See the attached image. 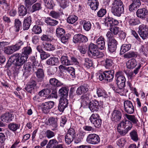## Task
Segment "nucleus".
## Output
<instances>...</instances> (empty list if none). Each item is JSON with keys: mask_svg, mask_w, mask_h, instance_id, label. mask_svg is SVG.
<instances>
[{"mask_svg": "<svg viewBox=\"0 0 148 148\" xmlns=\"http://www.w3.org/2000/svg\"><path fill=\"white\" fill-rule=\"evenodd\" d=\"M34 73L39 80L42 81L44 78L45 74L44 70L42 69L38 68Z\"/></svg>", "mask_w": 148, "mask_h": 148, "instance_id": "393cba45", "label": "nucleus"}, {"mask_svg": "<svg viewBox=\"0 0 148 148\" xmlns=\"http://www.w3.org/2000/svg\"><path fill=\"white\" fill-rule=\"evenodd\" d=\"M74 138H75L73 137L72 136L66 134L65 138V142L68 144H69L73 141Z\"/></svg>", "mask_w": 148, "mask_h": 148, "instance_id": "338daca9", "label": "nucleus"}, {"mask_svg": "<svg viewBox=\"0 0 148 148\" xmlns=\"http://www.w3.org/2000/svg\"><path fill=\"white\" fill-rule=\"evenodd\" d=\"M99 104V102L95 100L92 101L90 102L89 104V108L92 112L98 111Z\"/></svg>", "mask_w": 148, "mask_h": 148, "instance_id": "4468645a", "label": "nucleus"}, {"mask_svg": "<svg viewBox=\"0 0 148 148\" xmlns=\"http://www.w3.org/2000/svg\"><path fill=\"white\" fill-rule=\"evenodd\" d=\"M58 143V142L55 139H53L50 140L46 146L47 148H52L53 146L56 145Z\"/></svg>", "mask_w": 148, "mask_h": 148, "instance_id": "6e6d98bb", "label": "nucleus"}, {"mask_svg": "<svg viewBox=\"0 0 148 148\" xmlns=\"http://www.w3.org/2000/svg\"><path fill=\"white\" fill-rule=\"evenodd\" d=\"M59 68L60 70H64L68 72L72 76L73 75L75 74V70L72 67H66L62 65H61L59 66Z\"/></svg>", "mask_w": 148, "mask_h": 148, "instance_id": "b1692460", "label": "nucleus"}, {"mask_svg": "<svg viewBox=\"0 0 148 148\" xmlns=\"http://www.w3.org/2000/svg\"><path fill=\"white\" fill-rule=\"evenodd\" d=\"M69 89L66 87H62L59 90L58 93L61 98H65L68 97Z\"/></svg>", "mask_w": 148, "mask_h": 148, "instance_id": "4be33fe9", "label": "nucleus"}, {"mask_svg": "<svg viewBox=\"0 0 148 148\" xmlns=\"http://www.w3.org/2000/svg\"><path fill=\"white\" fill-rule=\"evenodd\" d=\"M137 64V62L134 59L129 60L127 62L126 66L127 68L130 69L135 67Z\"/></svg>", "mask_w": 148, "mask_h": 148, "instance_id": "58836bf2", "label": "nucleus"}, {"mask_svg": "<svg viewBox=\"0 0 148 148\" xmlns=\"http://www.w3.org/2000/svg\"><path fill=\"white\" fill-rule=\"evenodd\" d=\"M117 130L120 135L124 136V121L121 122L116 127Z\"/></svg>", "mask_w": 148, "mask_h": 148, "instance_id": "a878e982", "label": "nucleus"}, {"mask_svg": "<svg viewBox=\"0 0 148 148\" xmlns=\"http://www.w3.org/2000/svg\"><path fill=\"white\" fill-rule=\"evenodd\" d=\"M96 45L101 50H103L105 49V41L103 37L101 36L97 39L96 41Z\"/></svg>", "mask_w": 148, "mask_h": 148, "instance_id": "f3484780", "label": "nucleus"}, {"mask_svg": "<svg viewBox=\"0 0 148 148\" xmlns=\"http://www.w3.org/2000/svg\"><path fill=\"white\" fill-rule=\"evenodd\" d=\"M138 33L140 37L145 40L147 38L148 36V27L144 24H141L138 27Z\"/></svg>", "mask_w": 148, "mask_h": 148, "instance_id": "39448f33", "label": "nucleus"}, {"mask_svg": "<svg viewBox=\"0 0 148 148\" xmlns=\"http://www.w3.org/2000/svg\"><path fill=\"white\" fill-rule=\"evenodd\" d=\"M88 85L86 84L79 87L76 91L77 95H81L86 93L88 90Z\"/></svg>", "mask_w": 148, "mask_h": 148, "instance_id": "a211bd4d", "label": "nucleus"}, {"mask_svg": "<svg viewBox=\"0 0 148 148\" xmlns=\"http://www.w3.org/2000/svg\"><path fill=\"white\" fill-rule=\"evenodd\" d=\"M124 107L125 111L128 114H132L134 111V108L132 102L126 100L124 102Z\"/></svg>", "mask_w": 148, "mask_h": 148, "instance_id": "0eeeda50", "label": "nucleus"}, {"mask_svg": "<svg viewBox=\"0 0 148 148\" xmlns=\"http://www.w3.org/2000/svg\"><path fill=\"white\" fill-rule=\"evenodd\" d=\"M22 26L21 22L18 18H16L14 20V28L16 32L19 31L20 28Z\"/></svg>", "mask_w": 148, "mask_h": 148, "instance_id": "a19ab883", "label": "nucleus"}, {"mask_svg": "<svg viewBox=\"0 0 148 148\" xmlns=\"http://www.w3.org/2000/svg\"><path fill=\"white\" fill-rule=\"evenodd\" d=\"M104 23L105 25L107 27L117 25L119 23L117 20L109 16L105 18Z\"/></svg>", "mask_w": 148, "mask_h": 148, "instance_id": "9d476101", "label": "nucleus"}, {"mask_svg": "<svg viewBox=\"0 0 148 148\" xmlns=\"http://www.w3.org/2000/svg\"><path fill=\"white\" fill-rule=\"evenodd\" d=\"M61 60L62 64L66 66L71 65L70 61L69 60L68 57L66 56H62L61 58Z\"/></svg>", "mask_w": 148, "mask_h": 148, "instance_id": "49530a36", "label": "nucleus"}, {"mask_svg": "<svg viewBox=\"0 0 148 148\" xmlns=\"http://www.w3.org/2000/svg\"><path fill=\"white\" fill-rule=\"evenodd\" d=\"M31 23V18L30 16L25 18L23 23V28L24 30H28Z\"/></svg>", "mask_w": 148, "mask_h": 148, "instance_id": "5701e85b", "label": "nucleus"}, {"mask_svg": "<svg viewBox=\"0 0 148 148\" xmlns=\"http://www.w3.org/2000/svg\"><path fill=\"white\" fill-rule=\"evenodd\" d=\"M37 82L33 79L31 80L28 84L25 86L24 89L28 92H34L35 88L36 87Z\"/></svg>", "mask_w": 148, "mask_h": 148, "instance_id": "6e6552de", "label": "nucleus"}, {"mask_svg": "<svg viewBox=\"0 0 148 148\" xmlns=\"http://www.w3.org/2000/svg\"><path fill=\"white\" fill-rule=\"evenodd\" d=\"M130 135L131 139L132 140L135 142H136L138 140V136L136 131L133 130L130 133Z\"/></svg>", "mask_w": 148, "mask_h": 148, "instance_id": "09e8293b", "label": "nucleus"}, {"mask_svg": "<svg viewBox=\"0 0 148 148\" xmlns=\"http://www.w3.org/2000/svg\"><path fill=\"white\" fill-rule=\"evenodd\" d=\"M57 121V118L51 117L49 119L47 122V124L52 126L53 128L51 130L53 131H54L57 129L58 126Z\"/></svg>", "mask_w": 148, "mask_h": 148, "instance_id": "2eb2a0df", "label": "nucleus"}, {"mask_svg": "<svg viewBox=\"0 0 148 148\" xmlns=\"http://www.w3.org/2000/svg\"><path fill=\"white\" fill-rule=\"evenodd\" d=\"M129 24L130 25L133 26L138 25L140 23V21L138 19H135L133 18L130 19L128 21Z\"/></svg>", "mask_w": 148, "mask_h": 148, "instance_id": "13d9d810", "label": "nucleus"}, {"mask_svg": "<svg viewBox=\"0 0 148 148\" xmlns=\"http://www.w3.org/2000/svg\"><path fill=\"white\" fill-rule=\"evenodd\" d=\"M45 6L49 9H52L54 4L52 0H43Z\"/></svg>", "mask_w": 148, "mask_h": 148, "instance_id": "864d4df0", "label": "nucleus"}, {"mask_svg": "<svg viewBox=\"0 0 148 148\" xmlns=\"http://www.w3.org/2000/svg\"><path fill=\"white\" fill-rule=\"evenodd\" d=\"M124 87H118L115 90V91L116 92L119 93L121 95H126V92H127V91L124 89Z\"/></svg>", "mask_w": 148, "mask_h": 148, "instance_id": "603ef678", "label": "nucleus"}, {"mask_svg": "<svg viewBox=\"0 0 148 148\" xmlns=\"http://www.w3.org/2000/svg\"><path fill=\"white\" fill-rule=\"evenodd\" d=\"M42 8L41 3L40 2H37L32 6L31 12L33 13L37 11H38L41 10Z\"/></svg>", "mask_w": 148, "mask_h": 148, "instance_id": "4c0bfd02", "label": "nucleus"}, {"mask_svg": "<svg viewBox=\"0 0 148 148\" xmlns=\"http://www.w3.org/2000/svg\"><path fill=\"white\" fill-rule=\"evenodd\" d=\"M148 14L147 10L145 8L138 9L136 12L137 16L143 19L146 18V16Z\"/></svg>", "mask_w": 148, "mask_h": 148, "instance_id": "ddd939ff", "label": "nucleus"}, {"mask_svg": "<svg viewBox=\"0 0 148 148\" xmlns=\"http://www.w3.org/2000/svg\"><path fill=\"white\" fill-rule=\"evenodd\" d=\"M24 42L19 40L15 45L5 47L9 45L10 42L2 41L0 42V53L4 50L5 53L8 54H11L19 50L24 46Z\"/></svg>", "mask_w": 148, "mask_h": 148, "instance_id": "f257e3e1", "label": "nucleus"}, {"mask_svg": "<svg viewBox=\"0 0 148 148\" xmlns=\"http://www.w3.org/2000/svg\"><path fill=\"white\" fill-rule=\"evenodd\" d=\"M100 118L99 115L97 113H93L92 114L89 118L90 122L92 123Z\"/></svg>", "mask_w": 148, "mask_h": 148, "instance_id": "052dcab7", "label": "nucleus"}, {"mask_svg": "<svg viewBox=\"0 0 148 148\" xmlns=\"http://www.w3.org/2000/svg\"><path fill=\"white\" fill-rule=\"evenodd\" d=\"M68 104V101L66 98H61L58 106V110L60 112H63L64 109L67 106Z\"/></svg>", "mask_w": 148, "mask_h": 148, "instance_id": "9b49d317", "label": "nucleus"}, {"mask_svg": "<svg viewBox=\"0 0 148 148\" xmlns=\"http://www.w3.org/2000/svg\"><path fill=\"white\" fill-rule=\"evenodd\" d=\"M141 5V2L140 0H133L132 3L130 5L129 9L130 11H132L134 10Z\"/></svg>", "mask_w": 148, "mask_h": 148, "instance_id": "bb28decb", "label": "nucleus"}, {"mask_svg": "<svg viewBox=\"0 0 148 148\" xmlns=\"http://www.w3.org/2000/svg\"><path fill=\"white\" fill-rule=\"evenodd\" d=\"M91 9L94 10H96L98 8L99 2L97 0H88Z\"/></svg>", "mask_w": 148, "mask_h": 148, "instance_id": "473e14b6", "label": "nucleus"}, {"mask_svg": "<svg viewBox=\"0 0 148 148\" xmlns=\"http://www.w3.org/2000/svg\"><path fill=\"white\" fill-rule=\"evenodd\" d=\"M124 8H111V12L114 16L119 17L124 12Z\"/></svg>", "mask_w": 148, "mask_h": 148, "instance_id": "7c9ffc66", "label": "nucleus"}, {"mask_svg": "<svg viewBox=\"0 0 148 148\" xmlns=\"http://www.w3.org/2000/svg\"><path fill=\"white\" fill-rule=\"evenodd\" d=\"M117 41L114 39H113L108 43V49L111 52L115 51L116 48Z\"/></svg>", "mask_w": 148, "mask_h": 148, "instance_id": "aec40b11", "label": "nucleus"}, {"mask_svg": "<svg viewBox=\"0 0 148 148\" xmlns=\"http://www.w3.org/2000/svg\"><path fill=\"white\" fill-rule=\"evenodd\" d=\"M18 14L20 16H24L27 13L26 8L23 5H21L18 8Z\"/></svg>", "mask_w": 148, "mask_h": 148, "instance_id": "e433bc0d", "label": "nucleus"}, {"mask_svg": "<svg viewBox=\"0 0 148 148\" xmlns=\"http://www.w3.org/2000/svg\"><path fill=\"white\" fill-rule=\"evenodd\" d=\"M24 73L29 72L32 70V64L30 62H27L25 63L23 66Z\"/></svg>", "mask_w": 148, "mask_h": 148, "instance_id": "de8ad7c7", "label": "nucleus"}, {"mask_svg": "<svg viewBox=\"0 0 148 148\" xmlns=\"http://www.w3.org/2000/svg\"><path fill=\"white\" fill-rule=\"evenodd\" d=\"M81 34H78L75 35L73 39V41L75 43H80V37Z\"/></svg>", "mask_w": 148, "mask_h": 148, "instance_id": "774afa93", "label": "nucleus"}, {"mask_svg": "<svg viewBox=\"0 0 148 148\" xmlns=\"http://www.w3.org/2000/svg\"><path fill=\"white\" fill-rule=\"evenodd\" d=\"M20 125L14 123H10L8 125V128L13 132L16 131L17 129H19Z\"/></svg>", "mask_w": 148, "mask_h": 148, "instance_id": "a18cd8bd", "label": "nucleus"}, {"mask_svg": "<svg viewBox=\"0 0 148 148\" xmlns=\"http://www.w3.org/2000/svg\"><path fill=\"white\" fill-rule=\"evenodd\" d=\"M32 52V50L31 47L27 45L22 49L21 54L27 59L28 55L31 54Z\"/></svg>", "mask_w": 148, "mask_h": 148, "instance_id": "6ab92c4d", "label": "nucleus"}, {"mask_svg": "<svg viewBox=\"0 0 148 148\" xmlns=\"http://www.w3.org/2000/svg\"><path fill=\"white\" fill-rule=\"evenodd\" d=\"M58 59L56 57L50 58L46 61V64L48 65H56L58 62Z\"/></svg>", "mask_w": 148, "mask_h": 148, "instance_id": "c756f323", "label": "nucleus"}, {"mask_svg": "<svg viewBox=\"0 0 148 148\" xmlns=\"http://www.w3.org/2000/svg\"><path fill=\"white\" fill-rule=\"evenodd\" d=\"M86 140L89 144L96 145L100 143V138L97 135L95 134H91L88 136Z\"/></svg>", "mask_w": 148, "mask_h": 148, "instance_id": "423d86ee", "label": "nucleus"}, {"mask_svg": "<svg viewBox=\"0 0 148 148\" xmlns=\"http://www.w3.org/2000/svg\"><path fill=\"white\" fill-rule=\"evenodd\" d=\"M45 22L47 25L52 26L56 25L58 23V21L49 17L46 18L45 20Z\"/></svg>", "mask_w": 148, "mask_h": 148, "instance_id": "ea45409f", "label": "nucleus"}, {"mask_svg": "<svg viewBox=\"0 0 148 148\" xmlns=\"http://www.w3.org/2000/svg\"><path fill=\"white\" fill-rule=\"evenodd\" d=\"M88 54L92 57H96L98 58H102L104 56L103 53L99 51L97 49L88 52Z\"/></svg>", "mask_w": 148, "mask_h": 148, "instance_id": "c85d7f7f", "label": "nucleus"}, {"mask_svg": "<svg viewBox=\"0 0 148 148\" xmlns=\"http://www.w3.org/2000/svg\"><path fill=\"white\" fill-rule=\"evenodd\" d=\"M32 30L33 32L36 34H39L41 33L42 31L41 27L38 25H34Z\"/></svg>", "mask_w": 148, "mask_h": 148, "instance_id": "4d7b16f0", "label": "nucleus"}, {"mask_svg": "<svg viewBox=\"0 0 148 148\" xmlns=\"http://www.w3.org/2000/svg\"><path fill=\"white\" fill-rule=\"evenodd\" d=\"M10 59L12 60V63L16 66V67L18 66L17 69H19L27 61V59L21 54L16 53L11 56Z\"/></svg>", "mask_w": 148, "mask_h": 148, "instance_id": "f03ea898", "label": "nucleus"}, {"mask_svg": "<svg viewBox=\"0 0 148 148\" xmlns=\"http://www.w3.org/2000/svg\"><path fill=\"white\" fill-rule=\"evenodd\" d=\"M132 127V123L128 120L124 121V136L130 130Z\"/></svg>", "mask_w": 148, "mask_h": 148, "instance_id": "2f4dec72", "label": "nucleus"}, {"mask_svg": "<svg viewBox=\"0 0 148 148\" xmlns=\"http://www.w3.org/2000/svg\"><path fill=\"white\" fill-rule=\"evenodd\" d=\"M115 76L118 87H124L126 80L123 73L121 71L117 72L115 74Z\"/></svg>", "mask_w": 148, "mask_h": 148, "instance_id": "20e7f679", "label": "nucleus"}, {"mask_svg": "<svg viewBox=\"0 0 148 148\" xmlns=\"http://www.w3.org/2000/svg\"><path fill=\"white\" fill-rule=\"evenodd\" d=\"M14 116L11 113H6L2 115L1 119L3 122L8 123L14 119Z\"/></svg>", "mask_w": 148, "mask_h": 148, "instance_id": "f8f14e48", "label": "nucleus"}, {"mask_svg": "<svg viewBox=\"0 0 148 148\" xmlns=\"http://www.w3.org/2000/svg\"><path fill=\"white\" fill-rule=\"evenodd\" d=\"M60 37V40L64 44H66L68 43V40L69 38V34H66L65 36H62Z\"/></svg>", "mask_w": 148, "mask_h": 148, "instance_id": "e2e57ef3", "label": "nucleus"}, {"mask_svg": "<svg viewBox=\"0 0 148 148\" xmlns=\"http://www.w3.org/2000/svg\"><path fill=\"white\" fill-rule=\"evenodd\" d=\"M97 93L98 97H103L104 98H107L108 95L106 91L103 89L98 88L97 90Z\"/></svg>", "mask_w": 148, "mask_h": 148, "instance_id": "37998d69", "label": "nucleus"}, {"mask_svg": "<svg viewBox=\"0 0 148 148\" xmlns=\"http://www.w3.org/2000/svg\"><path fill=\"white\" fill-rule=\"evenodd\" d=\"M45 135L47 138L50 139L55 136V133L50 130H47L45 132Z\"/></svg>", "mask_w": 148, "mask_h": 148, "instance_id": "0e129e2a", "label": "nucleus"}, {"mask_svg": "<svg viewBox=\"0 0 148 148\" xmlns=\"http://www.w3.org/2000/svg\"><path fill=\"white\" fill-rule=\"evenodd\" d=\"M137 56V54L136 53L133 52H131L125 54L124 57L126 58H130L132 57H136Z\"/></svg>", "mask_w": 148, "mask_h": 148, "instance_id": "69168bd1", "label": "nucleus"}, {"mask_svg": "<svg viewBox=\"0 0 148 148\" xmlns=\"http://www.w3.org/2000/svg\"><path fill=\"white\" fill-rule=\"evenodd\" d=\"M49 83L51 85L55 87H60L63 85V83L58 80L55 78H51L49 79Z\"/></svg>", "mask_w": 148, "mask_h": 148, "instance_id": "72a5a7b5", "label": "nucleus"}, {"mask_svg": "<svg viewBox=\"0 0 148 148\" xmlns=\"http://www.w3.org/2000/svg\"><path fill=\"white\" fill-rule=\"evenodd\" d=\"M57 36L60 37L65 33L64 29L58 27L57 28L56 31Z\"/></svg>", "mask_w": 148, "mask_h": 148, "instance_id": "680f3d73", "label": "nucleus"}, {"mask_svg": "<svg viewBox=\"0 0 148 148\" xmlns=\"http://www.w3.org/2000/svg\"><path fill=\"white\" fill-rule=\"evenodd\" d=\"M91 97L90 95L89 94H86L81 97V103L82 106H85L88 103Z\"/></svg>", "mask_w": 148, "mask_h": 148, "instance_id": "412c9836", "label": "nucleus"}, {"mask_svg": "<svg viewBox=\"0 0 148 148\" xmlns=\"http://www.w3.org/2000/svg\"><path fill=\"white\" fill-rule=\"evenodd\" d=\"M124 8L122 2L121 0H115L112 4V8Z\"/></svg>", "mask_w": 148, "mask_h": 148, "instance_id": "79ce46f5", "label": "nucleus"}, {"mask_svg": "<svg viewBox=\"0 0 148 148\" xmlns=\"http://www.w3.org/2000/svg\"><path fill=\"white\" fill-rule=\"evenodd\" d=\"M54 105V103L52 101H49L42 103L41 105L42 111L45 113L49 112V110L52 108Z\"/></svg>", "mask_w": 148, "mask_h": 148, "instance_id": "1a4fd4ad", "label": "nucleus"}, {"mask_svg": "<svg viewBox=\"0 0 148 148\" xmlns=\"http://www.w3.org/2000/svg\"><path fill=\"white\" fill-rule=\"evenodd\" d=\"M113 61L111 59H106L103 63V66L107 69H110L114 65Z\"/></svg>", "mask_w": 148, "mask_h": 148, "instance_id": "c9c22d12", "label": "nucleus"}, {"mask_svg": "<svg viewBox=\"0 0 148 148\" xmlns=\"http://www.w3.org/2000/svg\"><path fill=\"white\" fill-rule=\"evenodd\" d=\"M114 71L113 70L106 71L101 73L99 74V79L100 81L104 80L105 82H110L113 78Z\"/></svg>", "mask_w": 148, "mask_h": 148, "instance_id": "7ed1b4c3", "label": "nucleus"}, {"mask_svg": "<svg viewBox=\"0 0 148 148\" xmlns=\"http://www.w3.org/2000/svg\"><path fill=\"white\" fill-rule=\"evenodd\" d=\"M51 92L50 89L48 88L43 89L38 92V95L40 97L49 94Z\"/></svg>", "mask_w": 148, "mask_h": 148, "instance_id": "bf43d9fd", "label": "nucleus"}, {"mask_svg": "<svg viewBox=\"0 0 148 148\" xmlns=\"http://www.w3.org/2000/svg\"><path fill=\"white\" fill-rule=\"evenodd\" d=\"M83 65L87 68H89L92 66L93 63L92 61L88 58H85Z\"/></svg>", "mask_w": 148, "mask_h": 148, "instance_id": "8fccbe9b", "label": "nucleus"}, {"mask_svg": "<svg viewBox=\"0 0 148 148\" xmlns=\"http://www.w3.org/2000/svg\"><path fill=\"white\" fill-rule=\"evenodd\" d=\"M112 121L117 122L120 121L121 118L122 114L120 111L115 110L112 113Z\"/></svg>", "mask_w": 148, "mask_h": 148, "instance_id": "dca6fc26", "label": "nucleus"}, {"mask_svg": "<svg viewBox=\"0 0 148 148\" xmlns=\"http://www.w3.org/2000/svg\"><path fill=\"white\" fill-rule=\"evenodd\" d=\"M131 45L129 44H123L121 47L120 54H123L129 51L131 49Z\"/></svg>", "mask_w": 148, "mask_h": 148, "instance_id": "f704fd0d", "label": "nucleus"}, {"mask_svg": "<svg viewBox=\"0 0 148 148\" xmlns=\"http://www.w3.org/2000/svg\"><path fill=\"white\" fill-rule=\"evenodd\" d=\"M43 47L45 50L47 51H51L54 50L55 47L51 44L43 43Z\"/></svg>", "mask_w": 148, "mask_h": 148, "instance_id": "c03bdc74", "label": "nucleus"}, {"mask_svg": "<svg viewBox=\"0 0 148 148\" xmlns=\"http://www.w3.org/2000/svg\"><path fill=\"white\" fill-rule=\"evenodd\" d=\"M125 116L133 124L138 126L139 124V122L137 118L134 115H130L125 114Z\"/></svg>", "mask_w": 148, "mask_h": 148, "instance_id": "cd10ccee", "label": "nucleus"}, {"mask_svg": "<svg viewBox=\"0 0 148 148\" xmlns=\"http://www.w3.org/2000/svg\"><path fill=\"white\" fill-rule=\"evenodd\" d=\"M78 17L74 15H72L67 18V21L69 23L72 24L75 23Z\"/></svg>", "mask_w": 148, "mask_h": 148, "instance_id": "3c124183", "label": "nucleus"}, {"mask_svg": "<svg viewBox=\"0 0 148 148\" xmlns=\"http://www.w3.org/2000/svg\"><path fill=\"white\" fill-rule=\"evenodd\" d=\"M84 29L87 31H89L91 28V24L89 21H84L83 24Z\"/></svg>", "mask_w": 148, "mask_h": 148, "instance_id": "5fc2aeb1", "label": "nucleus"}]
</instances>
